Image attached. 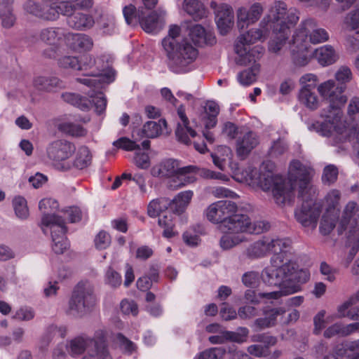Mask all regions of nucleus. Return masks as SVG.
Here are the masks:
<instances>
[{"instance_id":"f257e3e1","label":"nucleus","mask_w":359,"mask_h":359,"mask_svg":"<svg viewBox=\"0 0 359 359\" xmlns=\"http://www.w3.org/2000/svg\"><path fill=\"white\" fill-rule=\"evenodd\" d=\"M335 79L337 84L333 80H328L318 87L320 96L329 103L321 114V116L325 118V121H315L308 126L310 130L316 131L324 137L333 135L336 126L340 121L341 108L347 101V97L343 93L346 88V83L352 79L351 69L346 66L341 67L335 74Z\"/></svg>"},{"instance_id":"f03ea898","label":"nucleus","mask_w":359,"mask_h":359,"mask_svg":"<svg viewBox=\"0 0 359 359\" xmlns=\"http://www.w3.org/2000/svg\"><path fill=\"white\" fill-rule=\"evenodd\" d=\"M180 27L170 25L168 34L162 40L168 69L175 74H184L193 69L198 50L180 36Z\"/></svg>"},{"instance_id":"7ed1b4c3","label":"nucleus","mask_w":359,"mask_h":359,"mask_svg":"<svg viewBox=\"0 0 359 359\" xmlns=\"http://www.w3.org/2000/svg\"><path fill=\"white\" fill-rule=\"evenodd\" d=\"M275 265L266 267L262 272V278L268 285L282 288L284 295L299 291L300 285L309 279L307 271L298 269L297 264L287 259L285 262Z\"/></svg>"},{"instance_id":"20e7f679","label":"nucleus","mask_w":359,"mask_h":359,"mask_svg":"<svg viewBox=\"0 0 359 359\" xmlns=\"http://www.w3.org/2000/svg\"><path fill=\"white\" fill-rule=\"evenodd\" d=\"M299 18L296 10H287L286 4L283 1L275 2L268 14V22H271L269 30L272 29L274 34L269 43V51L280 53L290 34V27L298 22Z\"/></svg>"},{"instance_id":"39448f33","label":"nucleus","mask_w":359,"mask_h":359,"mask_svg":"<svg viewBox=\"0 0 359 359\" xmlns=\"http://www.w3.org/2000/svg\"><path fill=\"white\" fill-rule=\"evenodd\" d=\"M102 80V76H97L94 74H90V77L76 78L78 82L89 87H94L93 89L90 90L87 93L88 97L72 93H62L61 97L65 102L83 111H88L93 107L95 112L98 115H101L104 113L107 103L104 93L98 90L101 86Z\"/></svg>"},{"instance_id":"423d86ee","label":"nucleus","mask_w":359,"mask_h":359,"mask_svg":"<svg viewBox=\"0 0 359 359\" xmlns=\"http://www.w3.org/2000/svg\"><path fill=\"white\" fill-rule=\"evenodd\" d=\"M271 22H268V15L260 23L261 28L251 29L246 33L241 34L234 45V50L238 57L236 62L240 65H247L255 60V57L259 58L263 53V48L255 46L250 49V46L258 40L266 38L269 34V27Z\"/></svg>"},{"instance_id":"0eeeda50","label":"nucleus","mask_w":359,"mask_h":359,"mask_svg":"<svg viewBox=\"0 0 359 359\" xmlns=\"http://www.w3.org/2000/svg\"><path fill=\"white\" fill-rule=\"evenodd\" d=\"M289 184L291 201L297 192V198L302 203H320L317 202L318 189L311 182V172L309 168L299 161H293L289 168Z\"/></svg>"},{"instance_id":"6e6552de","label":"nucleus","mask_w":359,"mask_h":359,"mask_svg":"<svg viewBox=\"0 0 359 359\" xmlns=\"http://www.w3.org/2000/svg\"><path fill=\"white\" fill-rule=\"evenodd\" d=\"M195 169L194 165L180 167L177 160L169 158L154 165L151 170V174L155 177H173L170 187L177 189L196 180L194 175H187L189 172Z\"/></svg>"},{"instance_id":"1a4fd4ad","label":"nucleus","mask_w":359,"mask_h":359,"mask_svg":"<svg viewBox=\"0 0 359 359\" xmlns=\"http://www.w3.org/2000/svg\"><path fill=\"white\" fill-rule=\"evenodd\" d=\"M96 302L93 288L89 285L79 283L72 292L66 313L74 318H82L93 309Z\"/></svg>"},{"instance_id":"9d476101","label":"nucleus","mask_w":359,"mask_h":359,"mask_svg":"<svg viewBox=\"0 0 359 359\" xmlns=\"http://www.w3.org/2000/svg\"><path fill=\"white\" fill-rule=\"evenodd\" d=\"M258 184L262 190L272 191L276 203L283 205L291 202L289 180L280 175H274L271 172H261L258 178Z\"/></svg>"},{"instance_id":"9b49d317","label":"nucleus","mask_w":359,"mask_h":359,"mask_svg":"<svg viewBox=\"0 0 359 359\" xmlns=\"http://www.w3.org/2000/svg\"><path fill=\"white\" fill-rule=\"evenodd\" d=\"M66 349L72 356H76L86 351L90 358L97 359H111L109 354L104 337L97 339L77 337L66 345Z\"/></svg>"},{"instance_id":"f8f14e48","label":"nucleus","mask_w":359,"mask_h":359,"mask_svg":"<svg viewBox=\"0 0 359 359\" xmlns=\"http://www.w3.org/2000/svg\"><path fill=\"white\" fill-rule=\"evenodd\" d=\"M269 224L262 221L252 223L249 217L244 214H232L224 220L219 229L224 233H238L247 232L251 234H259L269 229Z\"/></svg>"},{"instance_id":"ddd939ff","label":"nucleus","mask_w":359,"mask_h":359,"mask_svg":"<svg viewBox=\"0 0 359 359\" xmlns=\"http://www.w3.org/2000/svg\"><path fill=\"white\" fill-rule=\"evenodd\" d=\"M75 146L65 140H57L52 142L46 148L48 158L55 162L57 170L68 171L72 168V164L65 162L75 151Z\"/></svg>"},{"instance_id":"4468645a","label":"nucleus","mask_w":359,"mask_h":359,"mask_svg":"<svg viewBox=\"0 0 359 359\" xmlns=\"http://www.w3.org/2000/svg\"><path fill=\"white\" fill-rule=\"evenodd\" d=\"M296 41H304L309 45L323 43L328 40L329 35L327 31L318 27L313 19H306L301 22L294 34Z\"/></svg>"},{"instance_id":"2eb2a0df","label":"nucleus","mask_w":359,"mask_h":359,"mask_svg":"<svg viewBox=\"0 0 359 359\" xmlns=\"http://www.w3.org/2000/svg\"><path fill=\"white\" fill-rule=\"evenodd\" d=\"M25 11L44 21H55L58 19L55 3L36 2L28 0L23 6Z\"/></svg>"},{"instance_id":"dca6fc26","label":"nucleus","mask_w":359,"mask_h":359,"mask_svg":"<svg viewBox=\"0 0 359 359\" xmlns=\"http://www.w3.org/2000/svg\"><path fill=\"white\" fill-rule=\"evenodd\" d=\"M236 211V203L231 201H222L211 204L207 209L206 216L211 222L218 223L220 225Z\"/></svg>"},{"instance_id":"f3484780","label":"nucleus","mask_w":359,"mask_h":359,"mask_svg":"<svg viewBox=\"0 0 359 359\" xmlns=\"http://www.w3.org/2000/svg\"><path fill=\"white\" fill-rule=\"evenodd\" d=\"M322 210L321 203H302L294 211V216L302 226L316 228Z\"/></svg>"},{"instance_id":"a211bd4d","label":"nucleus","mask_w":359,"mask_h":359,"mask_svg":"<svg viewBox=\"0 0 359 359\" xmlns=\"http://www.w3.org/2000/svg\"><path fill=\"white\" fill-rule=\"evenodd\" d=\"M64 36L63 30L60 27H48L39 29L38 32H29L26 39L31 43H36L39 41L47 45H55Z\"/></svg>"},{"instance_id":"6ab92c4d","label":"nucleus","mask_w":359,"mask_h":359,"mask_svg":"<svg viewBox=\"0 0 359 359\" xmlns=\"http://www.w3.org/2000/svg\"><path fill=\"white\" fill-rule=\"evenodd\" d=\"M356 206L355 202H349L345 207L338 227L339 234H341L348 226L350 227V232L359 231V210Z\"/></svg>"},{"instance_id":"aec40b11","label":"nucleus","mask_w":359,"mask_h":359,"mask_svg":"<svg viewBox=\"0 0 359 359\" xmlns=\"http://www.w3.org/2000/svg\"><path fill=\"white\" fill-rule=\"evenodd\" d=\"M58 207V203L55 199L43 198L40 201L39 208L43 214L41 222L44 226H49L56 224H62L65 222L62 217L50 212L57 210Z\"/></svg>"},{"instance_id":"412c9836","label":"nucleus","mask_w":359,"mask_h":359,"mask_svg":"<svg viewBox=\"0 0 359 359\" xmlns=\"http://www.w3.org/2000/svg\"><path fill=\"white\" fill-rule=\"evenodd\" d=\"M51 230L52 249L55 254H63L69 247V243L65 236L67 231L65 222L49 226Z\"/></svg>"},{"instance_id":"4be33fe9","label":"nucleus","mask_w":359,"mask_h":359,"mask_svg":"<svg viewBox=\"0 0 359 359\" xmlns=\"http://www.w3.org/2000/svg\"><path fill=\"white\" fill-rule=\"evenodd\" d=\"M262 13L263 7L259 3L252 4L248 10L245 8H240L237 15V26L239 30L242 31L250 24L257 22Z\"/></svg>"},{"instance_id":"5701e85b","label":"nucleus","mask_w":359,"mask_h":359,"mask_svg":"<svg viewBox=\"0 0 359 359\" xmlns=\"http://www.w3.org/2000/svg\"><path fill=\"white\" fill-rule=\"evenodd\" d=\"M34 88L41 93H53L65 88V83L54 76H37L33 79Z\"/></svg>"},{"instance_id":"b1692460","label":"nucleus","mask_w":359,"mask_h":359,"mask_svg":"<svg viewBox=\"0 0 359 359\" xmlns=\"http://www.w3.org/2000/svg\"><path fill=\"white\" fill-rule=\"evenodd\" d=\"M215 15L217 26L220 34L226 35L233 24V13L231 7L222 4L215 11Z\"/></svg>"},{"instance_id":"393cba45","label":"nucleus","mask_w":359,"mask_h":359,"mask_svg":"<svg viewBox=\"0 0 359 359\" xmlns=\"http://www.w3.org/2000/svg\"><path fill=\"white\" fill-rule=\"evenodd\" d=\"M259 144L257 135L252 131H248L236 141V153L241 159H245L251 151Z\"/></svg>"},{"instance_id":"a878e982","label":"nucleus","mask_w":359,"mask_h":359,"mask_svg":"<svg viewBox=\"0 0 359 359\" xmlns=\"http://www.w3.org/2000/svg\"><path fill=\"white\" fill-rule=\"evenodd\" d=\"M164 14V12L158 15L156 11H153L147 15L144 8L139 7L138 22L145 32H157L161 29L160 17Z\"/></svg>"},{"instance_id":"bb28decb","label":"nucleus","mask_w":359,"mask_h":359,"mask_svg":"<svg viewBox=\"0 0 359 359\" xmlns=\"http://www.w3.org/2000/svg\"><path fill=\"white\" fill-rule=\"evenodd\" d=\"M269 251L274 253L271 259V264H281L285 260L284 255L286 254L291 245V241L289 238H276L268 240ZM276 266V265H275Z\"/></svg>"},{"instance_id":"cd10ccee","label":"nucleus","mask_w":359,"mask_h":359,"mask_svg":"<svg viewBox=\"0 0 359 359\" xmlns=\"http://www.w3.org/2000/svg\"><path fill=\"white\" fill-rule=\"evenodd\" d=\"M296 36L293 35L290 48L293 62L297 66H305L309 62V44L304 41H296Z\"/></svg>"},{"instance_id":"c85d7f7f","label":"nucleus","mask_w":359,"mask_h":359,"mask_svg":"<svg viewBox=\"0 0 359 359\" xmlns=\"http://www.w3.org/2000/svg\"><path fill=\"white\" fill-rule=\"evenodd\" d=\"M14 0H1L0 3L1 25L5 29H11L17 21V17L13 13Z\"/></svg>"},{"instance_id":"c756f323","label":"nucleus","mask_w":359,"mask_h":359,"mask_svg":"<svg viewBox=\"0 0 359 359\" xmlns=\"http://www.w3.org/2000/svg\"><path fill=\"white\" fill-rule=\"evenodd\" d=\"M189 36L192 41L199 46L213 45L216 42L214 34L211 32H206L200 25H196L190 29Z\"/></svg>"},{"instance_id":"7c9ffc66","label":"nucleus","mask_w":359,"mask_h":359,"mask_svg":"<svg viewBox=\"0 0 359 359\" xmlns=\"http://www.w3.org/2000/svg\"><path fill=\"white\" fill-rule=\"evenodd\" d=\"M162 126H167V122L165 119H160L158 122L147 121L141 130L137 131V137H135V140H140L144 137L155 138L159 136L162 133Z\"/></svg>"},{"instance_id":"2f4dec72","label":"nucleus","mask_w":359,"mask_h":359,"mask_svg":"<svg viewBox=\"0 0 359 359\" xmlns=\"http://www.w3.org/2000/svg\"><path fill=\"white\" fill-rule=\"evenodd\" d=\"M313 84L303 86L299 90V102L311 110H316L319 107L318 98L314 91Z\"/></svg>"},{"instance_id":"473e14b6","label":"nucleus","mask_w":359,"mask_h":359,"mask_svg":"<svg viewBox=\"0 0 359 359\" xmlns=\"http://www.w3.org/2000/svg\"><path fill=\"white\" fill-rule=\"evenodd\" d=\"M67 22L70 27L75 29H88L94 25L93 18L88 14L77 12L67 18Z\"/></svg>"},{"instance_id":"72a5a7b5","label":"nucleus","mask_w":359,"mask_h":359,"mask_svg":"<svg viewBox=\"0 0 359 359\" xmlns=\"http://www.w3.org/2000/svg\"><path fill=\"white\" fill-rule=\"evenodd\" d=\"M268 240H259L250 244L245 251L246 257L250 259L264 257L269 252Z\"/></svg>"},{"instance_id":"f704fd0d","label":"nucleus","mask_w":359,"mask_h":359,"mask_svg":"<svg viewBox=\"0 0 359 359\" xmlns=\"http://www.w3.org/2000/svg\"><path fill=\"white\" fill-rule=\"evenodd\" d=\"M356 326H358L356 324L344 325L341 323H334L324 331L323 336L327 339H330L335 336L346 337L353 333Z\"/></svg>"},{"instance_id":"c9c22d12","label":"nucleus","mask_w":359,"mask_h":359,"mask_svg":"<svg viewBox=\"0 0 359 359\" xmlns=\"http://www.w3.org/2000/svg\"><path fill=\"white\" fill-rule=\"evenodd\" d=\"M193 196L191 191L180 192L171 202V210L177 215L184 212Z\"/></svg>"},{"instance_id":"e433bc0d","label":"nucleus","mask_w":359,"mask_h":359,"mask_svg":"<svg viewBox=\"0 0 359 359\" xmlns=\"http://www.w3.org/2000/svg\"><path fill=\"white\" fill-rule=\"evenodd\" d=\"M257 58L255 57L250 64L252 63L251 67L243 70L238 75L239 83L243 86H249L257 80V76L260 71V65L256 62Z\"/></svg>"},{"instance_id":"4c0bfd02","label":"nucleus","mask_w":359,"mask_h":359,"mask_svg":"<svg viewBox=\"0 0 359 359\" xmlns=\"http://www.w3.org/2000/svg\"><path fill=\"white\" fill-rule=\"evenodd\" d=\"M183 8L195 21L199 20L206 15L203 4L198 0H184Z\"/></svg>"},{"instance_id":"58836bf2","label":"nucleus","mask_w":359,"mask_h":359,"mask_svg":"<svg viewBox=\"0 0 359 359\" xmlns=\"http://www.w3.org/2000/svg\"><path fill=\"white\" fill-rule=\"evenodd\" d=\"M171 210V202L166 198H160L152 200L148 205L147 214L151 217H156L161 212Z\"/></svg>"},{"instance_id":"ea45409f","label":"nucleus","mask_w":359,"mask_h":359,"mask_svg":"<svg viewBox=\"0 0 359 359\" xmlns=\"http://www.w3.org/2000/svg\"><path fill=\"white\" fill-rule=\"evenodd\" d=\"M315 57L323 66L330 65L336 62L337 55L331 46H325L315 50Z\"/></svg>"},{"instance_id":"a19ab883","label":"nucleus","mask_w":359,"mask_h":359,"mask_svg":"<svg viewBox=\"0 0 359 359\" xmlns=\"http://www.w3.org/2000/svg\"><path fill=\"white\" fill-rule=\"evenodd\" d=\"M345 141H348L352 143L356 156L359 158V129L351 130L348 133L346 134H336L334 137L333 144H337Z\"/></svg>"},{"instance_id":"79ce46f5","label":"nucleus","mask_w":359,"mask_h":359,"mask_svg":"<svg viewBox=\"0 0 359 359\" xmlns=\"http://www.w3.org/2000/svg\"><path fill=\"white\" fill-rule=\"evenodd\" d=\"M92 155L87 147H81L76 154L73 166L77 169L82 170L91 164Z\"/></svg>"},{"instance_id":"37998d69","label":"nucleus","mask_w":359,"mask_h":359,"mask_svg":"<svg viewBox=\"0 0 359 359\" xmlns=\"http://www.w3.org/2000/svg\"><path fill=\"white\" fill-rule=\"evenodd\" d=\"M158 226L163 228V236L165 238H170L175 236V232L173 231L175 224L173 222V217L171 213L169 215H165L162 217H159L158 220Z\"/></svg>"},{"instance_id":"c03bdc74","label":"nucleus","mask_w":359,"mask_h":359,"mask_svg":"<svg viewBox=\"0 0 359 359\" xmlns=\"http://www.w3.org/2000/svg\"><path fill=\"white\" fill-rule=\"evenodd\" d=\"M13 205L16 216L20 219H26L29 217L27 201L22 196H16L13 201Z\"/></svg>"},{"instance_id":"a18cd8bd","label":"nucleus","mask_w":359,"mask_h":359,"mask_svg":"<svg viewBox=\"0 0 359 359\" xmlns=\"http://www.w3.org/2000/svg\"><path fill=\"white\" fill-rule=\"evenodd\" d=\"M337 217L328 212L324 214L322 217L320 231L324 236L328 235L331 233L336 226Z\"/></svg>"},{"instance_id":"49530a36","label":"nucleus","mask_w":359,"mask_h":359,"mask_svg":"<svg viewBox=\"0 0 359 359\" xmlns=\"http://www.w3.org/2000/svg\"><path fill=\"white\" fill-rule=\"evenodd\" d=\"M194 168L196 169L189 172L187 175H193L192 174L196 173L200 175L201 177L206 179H216L221 180L223 181L228 180L226 175L220 172H216L215 171L206 168H199L196 166H194Z\"/></svg>"},{"instance_id":"de8ad7c7","label":"nucleus","mask_w":359,"mask_h":359,"mask_svg":"<svg viewBox=\"0 0 359 359\" xmlns=\"http://www.w3.org/2000/svg\"><path fill=\"white\" fill-rule=\"evenodd\" d=\"M75 48L81 50H89L93 46V39L85 34H77L74 38Z\"/></svg>"},{"instance_id":"09e8293b","label":"nucleus","mask_w":359,"mask_h":359,"mask_svg":"<svg viewBox=\"0 0 359 359\" xmlns=\"http://www.w3.org/2000/svg\"><path fill=\"white\" fill-rule=\"evenodd\" d=\"M225 353V348L214 347L202 351L195 359H222Z\"/></svg>"},{"instance_id":"8fccbe9b","label":"nucleus","mask_w":359,"mask_h":359,"mask_svg":"<svg viewBox=\"0 0 359 359\" xmlns=\"http://www.w3.org/2000/svg\"><path fill=\"white\" fill-rule=\"evenodd\" d=\"M244 241L243 237L241 236L224 235L219 241V245L223 250H229L238 245Z\"/></svg>"},{"instance_id":"3c124183","label":"nucleus","mask_w":359,"mask_h":359,"mask_svg":"<svg viewBox=\"0 0 359 359\" xmlns=\"http://www.w3.org/2000/svg\"><path fill=\"white\" fill-rule=\"evenodd\" d=\"M59 66L65 69H72L73 70H81V65L77 57L63 56L58 61Z\"/></svg>"},{"instance_id":"603ef678","label":"nucleus","mask_w":359,"mask_h":359,"mask_svg":"<svg viewBox=\"0 0 359 359\" xmlns=\"http://www.w3.org/2000/svg\"><path fill=\"white\" fill-rule=\"evenodd\" d=\"M123 13L128 25H137L138 21L139 9L137 11L136 8L133 5L130 4L123 8Z\"/></svg>"},{"instance_id":"864d4df0","label":"nucleus","mask_w":359,"mask_h":359,"mask_svg":"<svg viewBox=\"0 0 359 359\" xmlns=\"http://www.w3.org/2000/svg\"><path fill=\"white\" fill-rule=\"evenodd\" d=\"M338 169L334 165H327L322 175V181L324 184L330 185L333 184L337 179Z\"/></svg>"},{"instance_id":"5fc2aeb1","label":"nucleus","mask_w":359,"mask_h":359,"mask_svg":"<svg viewBox=\"0 0 359 359\" xmlns=\"http://www.w3.org/2000/svg\"><path fill=\"white\" fill-rule=\"evenodd\" d=\"M341 194L337 189H332L325 197V203L327 206V212H330L332 210H335L339 204Z\"/></svg>"},{"instance_id":"6e6d98bb","label":"nucleus","mask_w":359,"mask_h":359,"mask_svg":"<svg viewBox=\"0 0 359 359\" xmlns=\"http://www.w3.org/2000/svg\"><path fill=\"white\" fill-rule=\"evenodd\" d=\"M59 128L72 136H83L86 134L83 127L72 123H63L60 125Z\"/></svg>"},{"instance_id":"4d7b16f0","label":"nucleus","mask_w":359,"mask_h":359,"mask_svg":"<svg viewBox=\"0 0 359 359\" xmlns=\"http://www.w3.org/2000/svg\"><path fill=\"white\" fill-rule=\"evenodd\" d=\"M113 145L117 148L126 151L140 150V147L135 141L127 137H121L113 142Z\"/></svg>"},{"instance_id":"13d9d810","label":"nucleus","mask_w":359,"mask_h":359,"mask_svg":"<svg viewBox=\"0 0 359 359\" xmlns=\"http://www.w3.org/2000/svg\"><path fill=\"white\" fill-rule=\"evenodd\" d=\"M106 283L112 287H119L122 283L121 276L111 267H109L105 275Z\"/></svg>"},{"instance_id":"bf43d9fd","label":"nucleus","mask_w":359,"mask_h":359,"mask_svg":"<svg viewBox=\"0 0 359 359\" xmlns=\"http://www.w3.org/2000/svg\"><path fill=\"white\" fill-rule=\"evenodd\" d=\"M72 1H62L59 5L55 3V8L58 13V17L60 14L69 18L73 15L76 12V6L71 3Z\"/></svg>"},{"instance_id":"052dcab7","label":"nucleus","mask_w":359,"mask_h":359,"mask_svg":"<svg viewBox=\"0 0 359 359\" xmlns=\"http://www.w3.org/2000/svg\"><path fill=\"white\" fill-rule=\"evenodd\" d=\"M134 162L135 165L141 169H147L150 166V159L149 155L144 152H140L136 150Z\"/></svg>"},{"instance_id":"680f3d73","label":"nucleus","mask_w":359,"mask_h":359,"mask_svg":"<svg viewBox=\"0 0 359 359\" xmlns=\"http://www.w3.org/2000/svg\"><path fill=\"white\" fill-rule=\"evenodd\" d=\"M34 317V311L32 308L22 307L15 312L13 318L18 320L28 321L33 319Z\"/></svg>"},{"instance_id":"e2e57ef3","label":"nucleus","mask_w":359,"mask_h":359,"mask_svg":"<svg viewBox=\"0 0 359 359\" xmlns=\"http://www.w3.org/2000/svg\"><path fill=\"white\" fill-rule=\"evenodd\" d=\"M111 243V237L105 231H100L95 239V244L97 248L102 250L107 248Z\"/></svg>"},{"instance_id":"0e129e2a","label":"nucleus","mask_w":359,"mask_h":359,"mask_svg":"<svg viewBox=\"0 0 359 359\" xmlns=\"http://www.w3.org/2000/svg\"><path fill=\"white\" fill-rule=\"evenodd\" d=\"M325 316V311L322 310L319 311L313 318V333L316 335H318L321 332L322 330L325 327V321L324 319Z\"/></svg>"},{"instance_id":"69168bd1","label":"nucleus","mask_w":359,"mask_h":359,"mask_svg":"<svg viewBox=\"0 0 359 359\" xmlns=\"http://www.w3.org/2000/svg\"><path fill=\"white\" fill-rule=\"evenodd\" d=\"M259 280V273L256 271H248L242 276V283L249 287H255Z\"/></svg>"},{"instance_id":"338daca9","label":"nucleus","mask_w":359,"mask_h":359,"mask_svg":"<svg viewBox=\"0 0 359 359\" xmlns=\"http://www.w3.org/2000/svg\"><path fill=\"white\" fill-rule=\"evenodd\" d=\"M221 317L225 320L235 319L238 313L226 303H222L219 311Z\"/></svg>"},{"instance_id":"774afa93","label":"nucleus","mask_w":359,"mask_h":359,"mask_svg":"<svg viewBox=\"0 0 359 359\" xmlns=\"http://www.w3.org/2000/svg\"><path fill=\"white\" fill-rule=\"evenodd\" d=\"M121 310L125 314H133L136 316L138 313L137 304L133 301L123 300L121 302Z\"/></svg>"}]
</instances>
